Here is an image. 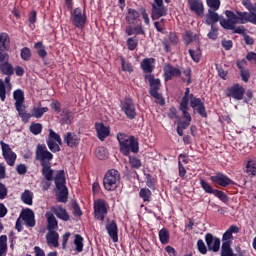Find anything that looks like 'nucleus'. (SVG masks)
I'll return each mask as SVG.
<instances>
[{
    "label": "nucleus",
    "instance_id": "nucleus-62",
    "mask_svg": "<svg viewBox=\"0 0 256 256\" xmlns=\"http://www.w3.org/2000/svg\"><path fill=\"white\" fill-rule=\"evenodd\" d=\"M222 45L226 49V51H229V49L233 47V42L231 40H224L222 41Z\"/></svg>",
    "mask_w": 256,
    "mask_h": 256
},
{
    "label": "nucleus",
    "instance_id": "nucleus-1",
    "mask_svg": "<svg viewBox=\"0 0 256 256\" xmlns=\"http://www.w3.org/2000/svg\"><path fill=\"white\" fill-rule=\"evenodd\" d=\"M225 15L227 17V20H220L221 27H223V29L233 31V33H239L240 35H243V33H245V28L243 26L235 28V25H237V23H241L242 25H244L245 23H252L253 25H256V3L250 9V13H233L227 10L225 12Z\"/></svg>",
    "mask_w": 256,
    "mask_h": 256
},
{
    "label": "nucleus",
    "instance_id": "nucleus-27",
    "mask_svg": "<svg viewBox=\"0 0 256 256\" xmlns=\"http://www.w3.org/2000/svg\"><path fill=\"white\" fill-rule=\"evenodd\" d=\"M13 98L16 101L15 107L16 109H21V107H25L23 103H25V94L23 93V90L18 89L14 91Z\"/></svg>",
    "mask_w": 256,
    "mask_h": 256
},
{
    "label": "nucleus",
    "instance_id": "nucleus-39",
    "mask_svg": "<svg viewBox=\"0 0 256 256\" xmlns=\"http://www.w3.org/2000/svg\"><path fill=\"white\" fill-rule=\"evenodd\" d=\"M7 255V236H0V256Z\"/></svg>",
    "mask_w": 256,
    "mask_h": 256
},
{
    "label": "nucleus",
    "instance_id": "nucleus-12",
    "mask_svg": "<svg viewBox=\"0 0 256 256\" xmlns=\"http://www.w3.org/2000/svg\"><path fill=\"white\" fill-rule=\"evenodd\" d=\"M167 15V7L163 5V0H154L152 4V19H160Z\"/></svg>",
    "mask_w": 256,
    "mask_h": 256
},
{
    "label": "nucleus",
    "instance_id": "nucleus-61",
    "mask_svg": "<svg viewBox=\"0 0 256 256\" xmlns=\"http://www.w3.org/2000/svg\"><path fill=\"white\" fill-rule=\"evenodd\" d=\"M213 195L215 197H218V199H221L222 201L225 200V193H223L221 190H213Z\"/></svg>",
    "mask_w": 256,
    "mask_h": 256
},
{
    "label": "nucleus",
    "instance_id": "nucleus-41",
    "mask_svg": "<svg viewBox=\"0 0 256 256\" xmlns=\"http://www.w3.org/2000/svg\"><path fill=\"white\" fill-rule=\"evenodd\" d=\"M42 173L47 181H53V170L51 169V166L44 164Z\"/></svg>",
    "mask_w": 256,
    "mask_h": 256
},
{
    "label": "nucleus",
    "instance_id": "nucleus-37",
    "mask_svg": "<svg viewBox=\"0 0 256 256\" xmlns=\"http://www.w3.org/2000/svg\"><path fill=\"white\" fill-rule=\"evenodd\" d=\"M21 199L25 205H33V192L30 190H25L21 195Z\"/></svg>",
    "mask_w": 256,
    "mask_h": 256
},
{
    "label": "nucleus",
    "instance_id": "nucleus-48",
    "mask_svg": "<svg viewBox=\"0 0 256 256\" xmlns=\"http://www.w3.org/2000/svg\"><path fill=\"white\" fill-rule=\"evenodd\" d=\"M184 41L187 45H189V43H193V41H197V35H193V32L187 31L184 35Z\"/></svg>",
    "mask_w": 256,
    "mask_h": 256
},
{
    "label": "nucleus",
    "instance_id": "nucleus-45",
    "mask_svg": "<svg viewBox=\"0 0 256 256\" xmlns=\"http://www.w3.org/2000/svg\"><path fill=\"white\" fill-rule=\"evenodd\" d=\"M62 121L67 125L73 121V114L69 110H63L61 113Z\"/></svg>",
    "mask_w": 256,
    "mask_h": 256
},
{
    "label": "nucleus",
    "instance_id": "nucleus-9",
    "mask_svg": "<svg viewBox=\"0 0 256 256\" xmlns=\"http://www.w3.org/2000/svg\"><path fill=\"white\" fill-rule=\"evenodd\" d=\"M47 145L52 153H57L58 151H61V136H59V134L55 133V131L50 129Z\"/></svg>",
    "mask_w": 256,
    "mask_h": 256
},
{
    "label": "nucleus",
    "instance_id": "nucleus-14",
    "mask_svg": "<svg viewBox=\"0 0 256 256\" xmlns=\"http://www.w3.org/2000/svg\"><path fill=\"white\" fill-rule=\"evenodd\" d=\"M244 94H245V89L243 88V86L239 84H234L233 86H231L226 90V96L232 97L237 101H241V99H243Z\"/></svg>",
    "mask_w": 256,
    "mask_h": 256
},
{
    "label": "nucleus",
    "instance_id": "nucleus-56",
    "mask_svg": "<svg viewBox=\"0 0 256 256\" xmlns=\"http://www.w3.org/2000/svg\"><path fill=\"white\" fill-rule=\"evenodd\" d=\"M127 47L130 51H135V49H137V40L134 38H129L127 40Z\"/></svg>",
    "mask_w": 256,
    "mask_h": 256
},
{
    "label": "nucleus",
    "instance_id": "nucleus-4",
    "mask_svg": "<svg viewBox=\"0 0 256 256\" xmlns=\"http://www.w3.org/2000/svg\"><path fill=\"white\" fill-rule=\"evenodd\" d=\"M55 184L57 189V199L60 203H67V197L69 191L67 186H65V172L58 171L55 177Z\"/></svg>",
    "mask_w": 256,
    "mask_h": 256
},
{
    "label": "nucleus",
    "instance_id": "nucleus-36",
    "mask_svg": "<svg viewBox=\"0 0 256 256\" xmlns=\"http://www.w3.org/2000/svg\"><path fill=\"white\" fill-rule=\"evenodd\" d=\"M47 111H49L48 107H43V108L35 107L32 109L31 117H35L36 119H41V117H43V115H45Z\"/></svg>",
    "mask_w": 256,
    "mask_h": 256
},
{
    "label": "nucleus",
    "instance_id": "nucleus-42",
    "mask_svg": "<svg viewBox=\"0 0 256 256\" xmlns=\"http://www.w3.org/2000/svg\"><path fill=\"white\" fill-rule=\"evenodd\" d=\"M221 256H233V250L231 249V243L223 242Z\"/></svg>",
    "mask_w": 256,
    "mask_h": 256
},
{
    "label": "nucleus",
    "instance_id": "nucleus-59",
    "mask_svg": "<svg viewBox=\"0 0 256 256\" xmlns=\"http://www.w3.org/2000/svg\"><path fill=\"white\" fill-rule=\"evenodd\" d=\"M9 61V54L5 51H0V63H6Z\"/></svg>",
    "mask_w": 256,
    "mask_h": 256
},
{
    "label": "nucleus",
    "instance_id": "nucleus-10",
    "mask_svg": "<svg viewBox=\"0 0 256 256\" xmlns=\"http://www.w3.org/2000/svg\"><path fill=\"white\" fill-rule=\"evenodd\" d=\"M109 209V205H107V202L105 200H97L94 203V213L96 219L99 221H103L105 219V216L107 215V211Z\"/></svg>",
    "mask_w": 256,
    "mask_h": 256
},
{
    "label": "nucleus",
    "instance_id": "nucleus-60",
    "mask_svg": "<svg viewBox=\"0 0 256 256\" xmlns=\"http://www.w3.org/2000/svg\"><path fill=\"white\" fill-rule=\"evenodd\" d=\"M240 71H241V77H242L243 81H245V83H247V81H249V77H250L249 70L240 69Z\"/></svg>",
    "mask_w": 256,
    "mask_h": 256
},
{
    "label": "nucleus",
    "instance_id": "nucleus-57",
    "mask_svg": "<svg viewBox=\"0 0 256 256\" xmlns=\"http://www.w3.org/2000/svg\"><path fill=\"white\" fill-rule=\"evenodd\" d=\"M200 185L206 193H213V187H211L205 180H200Z\"/></svg>",
    "mask_w": 256,
    "mask_h": 256
},
{
    "label": "nucleus",
    "instance_id": "nucleus-43",
    "mask_svg": "<svg viewBox=\"0 0 256 256\" xmlns=\"http://www.w3.org/2000/svg\"><path fill=\"white\" fill-rule=\"evenodd\" d=\"M139 195L144 202L149 203V201H151L152 193H151V190H149V188H142L139 192Z\"/></svg>",
    "mask_w": 256,
    "mask_h": 256
},
{
    "label": "nucleus",
    "instance_id": "nucleus-15",
    "mask_svg": "<svg viewBox=\"0 0 256 256\" xmlns=\"http://www.w3.org/2000/svg\"><path fill=\"white\" fill-rule=\"evenodd\" d=\"M20 218L27 227H35V213L31 209L22 210Z\"/></svg>",
    "mask_w": 256,
    "mask_h": 256
},
{
    "label": "nucleus",
    "instance_id": "nucleus-8",
    "mask_svg": "<svg viewBox=\"0 0 256 256\" xmlns=\"http://www.w3.org/2000/svg\"><path fill=\"white\" fill-rule=\"evenodd\" d=\"M0 145L2 149V155L6 163L10 165V167H13V165H15V161H17V154H15L13 150H11V147L9 146V144L3 141H0Z\"/></svg>",
    "mask_w": 256,
    "mask_h": 256
},
{
    "label": "nucleus",
    "instance_id": "nucleus-34",
    "mask_svg": "<svg viewBox=\"0 0 256 256\" xmlns=\"http://www.w3.org/2000/svg\"><path fill=\"white\" fill-rule=\"evenodd\" d=\"M9 35L7 33H1L0 34V50L1 51H7L9 49Z\"/></svg>",
    "mask_w": 256,
    "mask_h": 256
},
{
    "label": "nucleus",
    "instance_id": "nucleus-58",
    "mask_svg": "<svg viewBox=\"0 0 256 256\" xmlns=\"http://www.w3.org/2000/svg\"><path fill=\"white\" fill-rule=\"evenodd\" d=\"M217 35V27L215 25H211V31L208 33V39L215 41V39H217Z\"/></svg>",
    "mask_w": 256,
    "mask_h": 256
},
{
    "label": "nucleus",
    "instance_id": "nucleus-31",
    "mask_svg": "<svg viewBox=\"0 0 256 256\" xmlns=\"http://www.w3.org/2000/svg\"><path fill=\"white\" fill-rule=\"evenodd\" d=\"M79 136L73 133H67L65 137V142L67 143L68 147H77L79 145Z\"/></svg>",
    "mask_w": 256,
    "mask_h": 256
},
{
    "label": "nucleus",
    "instance_id": "nucleus-17",
    "mask_svg": "<svg viewBox=\"0 0 256 256\" xmlns=\"http://www.w3.org/2000/svg\"><path fill=\"white\" fill-rule=\"evenodd\" d=\"M205 241L210 251H214V253H217V251H219L221 247V240L219 238H215L211 234H206Z\"/></svg>",
    "mask_w": 256,
    "mask_h": 256
},
{
    "label": "nucleus",
    "instance_id": "nucleus-19",
    "mask_svg": "<svg viewBox=\"0 0 256 256\" xmlns=\"http://www.w3.org/2000/svg\"><path fill=\"white\" fill-rule=\"evenodd\" d=\"M95 129L97 137L98 139H100V141H103L104 139H106V137H109V134L111 133L109 127L105 126V124H103L102 122H97L95 124Z\"/></svg>",
    "mask_w": 256,
    "mask_h": 256
},
{
    "label": "nucleus",
    "instance_id": "nucleus-32",
    "mask_svg": "<svg viewBox=\"0 0 256 256\" xmlns=\"http://www.w3.org/2000/svg\"><path fill=\"white\" fill-rule=\"evenodd\" d=\"M220 19L219 14L212 9H209L208 14L206 15V25H213V23H217Z\"/></svg>",
    "mask_w": 256,
    "mask_h": 256
},
{
    "label": "nucleus",
    "instance_id": "nucleus-44",
    "mask_svg": "<svg viewBox=\"0 0 256 256\" xmlns=\"http://www.w3.org/2000/svg\"><path fill=\"white\" fill-rule=\"evenodd\" d=\"M159 239L163 245H167L169 243V231L167 229H161L159 231Z\"/></svg>",
    "mask_w": 256,
    "mask_h": 256
},
{
    "label": "nucleus",
    "instance_id": "nucleus-23",
    "mask_svg": "<svg viewBox=\"0 0 256 256\" xmlns=\"http://www.w3.org/2000/svg\"><path fill=\"white\" fill-rule=\"evenodd\" d=\"M164 75L166 81H169L170 79H173V77H179V75H181V71L178 68L167 64L164 67Z\"/></svg>",
    "mask_w": 256,
    "mask_h": 256
},
{
    "label": "nucleus",
    "instance_id": "nucleus-64",
    "mask_svg": "<svg viewBox=\"0 0 256 256\" xmlns=\"http://www.w3.org/2000/svg\"><path fill=\"white\" fill-rule=\"evenodd\" d=\"M35 256H45V251L43 249H40L39 246H36L34 248Z\"/></svg>",
    "mask_w": 256,
    "mask_h": 256
},
{
    "label": "nucleus",
    "instance_id": "nucleus-55",
    "mask_svg": "<svg viewBox=\"0 0 256 256\" xmlns=\"http://www.w3.org/2000/svg\"><path fill=\"white\" fill-rule=\"evenodd\" d=\"M197 248L202 255H205L207 253V247L205 246V242H203V240L201 239L197 241Z\"/></svg>",
    "mask_w": 256,
    "mask_h": 256
},
{
    "label": "nucleus",
    "instance_id": "nucleus-13",
    "mask_svg": "<svg viewBox=\"0 0 256 256\" xmlns=\"http://www.w3.org/2000/svg\"><path fill=\"white\" fill-rule=\"evenodd\" d=\"M121 109L128 119H135L137 112L135 111V104L131 98H126L121 102Z\"/></svg>",
    "mask_w": 256,
    "mask_h": 256
},
{
    "label": "nucleus",
    "instance_id": "nucleus-18",
    "mask_svg": "<svg viewBox=\"0 0 256 256\" xmlns=\"http://www.w3.org/2000/svg\"><path fill=\"white\" fill-rule=\"evenodd\" d=\"M210 180L212 181V183H215L216 185H220L221 187H227V185H231L232 183L229 177L219 172L211 176Z\"/></svg>",
    "mask_w": 256,
    "mask_h": 256
},
{
    "label": "nucleus",
    "instance_id": "nucleus-24",
    "mask_svg": "<svg viewBox=\"0 0 256 256\" xmlns=\"http://www.w3.org/2000/svg\"><path fill=\"white\" fill-rule=\"evenodd\" d=\"M48 223V231H56L59 228V223L57 222V218L53 215V212L48 211L45 214Z\"/></svg>",
    "mask_w": 256,
    "mask_h": 256
},
{
    "label": "nucleus",
    "instance_id": "nucleus-25",
    "mask_svg": "<svg viewBox=\"0 0 256 256\" xmlns=\"http://www.w3.org/2000/svg\"><path fill=\"white\" fill-rule=\"evenodd\" d=\"M193 97V94L190 93L189 88H186L185 95L180 103V111L189 113V100Z\"/></svg>",
    "mask_w": 256,
    "mask_h": 256
},
{
    "label": "nucleus",
    "instance_id": "nucleus-11",
    "mask_svg": "<svg viewBox=\"0 0 256 256\" xmlns=\"http://www.w3.org/2000/svg\"><path fill=\"white\" fill-rule=\"evenodd\" d=\"M36 159L38 161H41L42 167H45V163L47 161H51L53 159V154L51 152L47 151V146L45 145H38L36 149Z\"/></svg>",
    "mask_w": 256,
    "mask_h": 256
},
{
    "label": "nucleus",
    "instance_id": "nucleus-54",
    "mask_svg": "<svg viewBox=\"0 0 256 256\" xmlns=\"http://www.w3.org/2000/svg\"><path fill=\"white\" fill-rule=\"evenodd\" d=\"M129 163L134 169H139V167H141V160L137 157L130 156Z\"/></svg>",
    "mask_w": 256,
    "mask_h": 256
},
{
    "label": "nucleus",
    "instance_id": "nucleus-53",
    "mask_svg": "<svg viewBox=\"0 0 256 256\" xmlns=\"http://www.w3.org/2000/svg\"><path fill=\"white\" fill-rule=\"evenodd\" d=\"M23 121H29L31 114L25 112V106H20V109H16Z\"/></svg>",
    "mask_w": 256,
    "mask_h": 256
},
{
    "label": "nucleus",
    "instance_id": "nucleus-63",
    "mask_svg": "<svg viewBox=\"0 0 256 256\" xmlns=\"http://www.w3.org/2000/svg\"><path fill=\"white\" fill-rule=\"evenodd\" d=\"M165 251H166V253H168V255H170V256H175V255H176L175 248H173V247H171V246H166V247H165Z\"/></svg>",
    "mask_w": 256,
    "mask_h": 256
},
{
    "label": "nucleus",
    "instance_id": "nucleus-6",
    "mask_svg": "<svg viewBox=\"0 0 256 256\" xmlns=\"http://www.w3.org/2000/svg\"><path fill=\"white\" fill-rule=\"evenodd\" d=\"M145 79L150 83V93L152 97L156 99V103H159V105H165V99H163V96L159 94V89L161 87V80L155 79L151 74L146 75Z\"/></svg>",
    "mask_w": 256,
    "mask_h": 256
},
{
    "label": "nucleus",
    "instance_id": "nucleus-29",
    "mask_svg": "<svg viewBox=\"0 0 256 256\" xmlns=\"http://www.w3.org/2000/svg\"><path fill=\"white\" fill-rule=\"evenodd\" d=\"M155 59L153 58H146L142 61L141 67L145 73H151L153 69H155Z\"/></svg>",
    "mask_w": 256,
    "mask_h": 256
},
{
    "label": "nucleus",
    "instance_id": "nucleus-52",
    "mask_svg": "<svg viewBox=\"0 0 256 256\" xmlns=\"http://www.w3.org/2000/svg\"><path fill=\"white\" fill-rule=\"evenodd\" d=\"M122 71L127 73H133V66L131 63L127 62L125 59L121 58Z\"/></svg>",
    "mask_w": 256,
    "mask_h": 256
},
{
    "label": "nucleus",
    "instance_id": "nucleus-16",
    "mask_svg": "<svg viewBox=\"0 0 256 256\" xmlns=\"http://www.w3.org/2000/svg\"><path fill=\"white\" fill-rule=\"evenodd\" d=\"M190 102V107L194 109V111H197L201 115V117H207V112H205V106L203 105V102L199 98H195L192 96L188 103Z\"/></svg>",
    "mask_w": 256,
    "mask_h": 256
},
{
    "label": "nucleus",
    "instance_id": "nucleus-46",
    "mask_svg": "<svg viewBox=\"0 0 256 256\" xmlns=\"http://www.w3.org/2000/svg\"><path fill=\"white\" fill-rule=\"evenodd\" d=\"M96 157L100 160H104L107 159V157H109V153L107 152V150L103 147H98L96 149Z\"/></svg>",
    "mask_w": 256,
    "mask_h": 256
},
{
    "label": "nucleus",
    "instance_id": "nucleus-26",
    "mask_svg": "<svg viewBox=\"0 0 256 256\" xmlns=\"http://www.w3.org/2000/svg\"><path fill=\"white\" fill-rule=\"evenodd\" d=\"M46 239L49 247H59V234L55 230H49Z\"/></svg>",
    "mask_w": 256,
    "mask_h": 256
},
{
    "label": "nucleus",
    "instance_id": "nucleus-40",
    "mask_svg": "<svg viewBox=\"0 0 256 256\" xmlns=\"http://www.w3.org/2000/svg\"><path fill=\"white\" fill-rule=\"evenodd\" d=\"M74 245H75V250L78 253H81L83 251V238L81 235L76 234L74 236Z\"/></svg>",
    "mask_w": 256,
    "mask_h": 256
},
{
    "label": "nucleus",
    "instance_id": "nucleus-30",
    "mask_svg": "<svg viewBox=\"0 0 256 256\" xmlns=\"http://www.w3.org/2000/svg\"><path fill=\"white\" fill-rule=\"evenodd\" d=\"M108 235L111 237L112 241L114 243H117L119 241V236L117 235V223L111 222L107 226Z\"/></svg>",
    "mask_w": 256,
    "mask_h": 256
},
{
    "label": "nucleus",
    "instance_id": "nucleus-28",
    "mask_svg": "<svg viewBox=\"0 0 256 256\" xmlns=\"http://www.w3.org/2000/svg\"><path fill=\"white\" fill-rule=\"evenodd\" d=\"M233 233H239V227L232 225L229 227V229L224 233L222 241H225V243H230V241H233Z\"/></svg>",
    "mask_w": 256,
    "mask_h": 256
},
{
    "label": "nucleus",
    "instance_id": "nucleus-47",
    "mask_svg": "<svg viewBox=\"0 0 256 256\" xmlns=\"http://www.w3.org/2000/svg\"><path fill=\"white\" fill-rule=\"evenodd\" d=\"M189 55H190L191 59H193V61H195V63H199V61L201 60V50H199V49L189 50Z\"/></svg>",
    "mask_w": 256,
    "mask_h": 256
},
{
    "label": "nucleus",
    "instance_id": "nucleus-21",
    "mask_svg": "<svg viewBox=\"0 0 256 256\" xmlns=\"http://www.w3.org/2000/svg\"><path fill=\"white\" fill-rule=\"evenodd\" d=\"M182 117L185 119L183 122H178L177 133L180 137H183V130L187 129L191 125V114L189 112H182Z\"/></svg>",
    "mask_w": 256,
    "mask_h": 256
},
{
    "label": "nucleus",
    "instance_id": "nucleus-50",
    "mask_svg": "<svg viewBox=\"0 0 256 256\" xmlns=\"http://www.w3.org/2000/svg\"><path fill=\"white\" fill-rule=\"evenodd\" d=\"M30 131L31 133H33V135H39V133L43 131V125H41L40 123H34L30 125Z\"/></svg>",
    "mask_w": 256,
    "mask_h": 256
},
{
    "label": "nucleus",
    "instance_id": "nucleus-5",
    "mask_svg": "<svg viewBox=\"0 0 256 256\" xmlns=\"http://www.w3.org/2000/svg\"><path fill=\"white\" fill-rule=\"evenodd\" d=\"M119 181H121L119 171L115 169L109 170L103 180L104 189L106 191H115L119 187Z\"/></svg>",
    "mask_w": 256,
    "mask_h": 256
},
{
    "label": "nucleus",
    "instance_id": "nucleus-7",
    "mask_svg": "<svg viewBox=\"0 0 256 256\" xmlns=\"http://www.w3.org/2000/svg\"><path fill=\"white\" fill-rule=\"evenodd\" d=\"M71 21L72 25L77 27V29H84L87 23V13H85V9L75 8L74 11L71 12Z\"/></svg>",
    "mask_w": 256,
    "mask_h": 256
},
{
    "label": "nucleus",
    "instance_id": "nucleus-2",
    "mask_svg": "<svg viewBox=\"0 0 256 256\" xmlns=\"http://www.w3.org/2000/svg\"><path fill=\"white\" fill-rule=\"evenodd\" d=\"M0 71L3 75H7L4 79H0V99L1 101H5L7 93H11V89H13V84H11V75L15 73V68L13 65L6 61L0 64Z\"/></svg>",
    "mask_w": 256,
    "mask_h": 256
},
{
    "label": "nucleus",
    "instance_id": "nucleus-38",
    "mask_svg": "<svg viewBox=\"0 0 256 256\" xmlns=\"http://www.w3.org/2000/svg\"><path fill=\"white\" fill-rule=\"evenodd\" d=\"M246 171L247 173H250V175H256V161L248 158L247 164H246Z\"/></svg>",
    "mask_w": 256,
    "mask_h": 256
},
{
    "label": "nucleus",
    "instance_id": "nucleus-3",
    "mask_svg": "<svg viewBox=\"0 0 256 256\" xmlns=\"http://www.w3.org/2000/svg\"><path fill=\"white\" fill-rule=\"evenodd\" d=\"M118 143L120 145V151L124 155H129L130 153L139 152V142L133 136H128L127 134L119 133L117 135Z\"/></svg>",
    "mask_w": 256,
    "mask_h": 256
},
{
    "label": "nucleus",
    "instance_id": "nucleus-35",
    "mask_svg": "<svg viewBox=\"0 0 256 256\" xmlns=\"http://www.w3.org/2000/svg\"><path fill=\"white\" fill-rule=\"evenodd\" d=\"M34 49H36L37 54L41 59H45L47 57V50L45 49V45H43V42H36L34 44Z\"/></svg>",
    "mask_w": 256,
    "mask_h": 256
},
{
    "label": "nucleus",
    "instance_id": "nucleus-49",
    "mask_svg": "<svg viewBox=\"0 0 256 256\" xmlns=\"http://www.w3.org/2000/svg\"><path fill=\"white\" fill-rule=\"evenodd\" d=\"M21 59H23V61H30L31 60V49L24 47L21 50Z\"/></svg>",
    "mask_w": 256,
    "mask_h": 256
},
{
    "label": "nucleus",
    "instance_id": "nucleus-33",
    "mask_svg": "<svg viewBox=\"0 0 256 256\" xmlns=\"http://www.w3.org/2000/svg\"><path fill=\"white\" fill-rule=\"evenodd\" d=\"M140 14L137 10L135 9H128V12L126 14V21L127 23H135V21H137V19H139Z\"/></svg>",
    "mask_w": 256,
    "mask_h": 256
},
{
    "label": "nucleus",
    "instance_id": "nucleus-22",
    "mask_svg": "<svg viewBox=\"0 0 256 256\" xmlns=\"http://www.w3.org/2000/svg\"><path fill=\"white\" fill-rule=\"evenodd\" d=\"M50 213H55L56 217H58V219H62V221H69V213H67V210L62 206L58 205L51 207Z\"/></svg>",
    "mask_w": 256,
    "mask_h": 256
},
{
    "label": "nucleus",
    "instance_id": "nucleus-20",
    "mask_svg": "<svg viewBox=\"0 0 256 256\" xmlns=\"http://www.w3.org/2000/svg\"><path fill=\"white\" fill-rule=\"evenodd\" d=\"M189 7L199 17H203L205 13V8L203 7V2L201 0H188Z\"/></svg>",
    "mask_w": 256,
    "mask_h": 256
},
{
    "label": "nucleus",
    "instance_id": "nucleus-51",
    "mask_svg": "<svg viewBox=\"0 0 256 256\" xmlns=\"http://www.w3.org/2000/svg\"><path fill=\"white\" fill-rule=\"evenodd\" d=\"M206 3L210 9H213L214 11L219 10V7H221V1L220 0H206Z\"/></svg>",
    "mask_w": 256,
    "mask_h": 256
}]
</instances>
